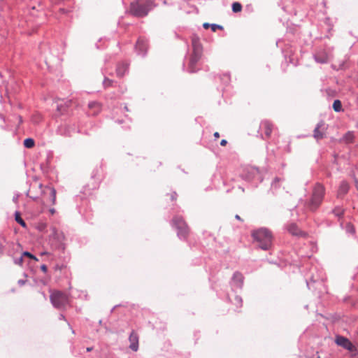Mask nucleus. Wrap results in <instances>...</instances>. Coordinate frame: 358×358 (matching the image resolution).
Listing matches in <instances>:
<instances>
[{"instance_id":"obj_32","label":"nucleus","mask_w":358,"mask_h":358,"mask_svg":"<svg viewBox=\"0 0 358 358\" xmlns=\"http://www.w3.org/2000/svg\"><path fill=\"white\" fill-rule=\"evenodd\" d=\"M210 25H211V24H208V23H207V22H205V23H203V28H204V29H208L209 27H210Z\"/></svg>"},{"instance_id":"obj_4","label":"nucleus","mask_w":358,"mask_h":358,"mask_svg":"<svg viewBox=\"0 0 358 358\" xmlns=\"http://www.w3.org/2000/svg\"><path fill=\"white\" fill-rule=\"evenodd\" d=\"M152 8V3L149 0H137L130 5V13L136 17H144Z\"/></svg>"},{"instance_id":"obj_19","label":"nucleus","mask_w":358,"mask_h":358,"mask_svg":"<svg viewBox=\"0 0 358 358\" xmlns=\"http://www.w3.org/2000/svg\"><path fill=\"white\" fill-rule=\"evenodd\" d=\"M71 102L72 101L71 100H69L68 101H66L64 105L63 106L62 104H59V105H57V110L60 113V114H62L67 108H69V106H71Z\"/></svg>"},{"instance_id":"obj_46","label":"nucleus","mask_w":358,"mask_h":358,"mask_svg":"<svg viewBox=\"0 0 358 358\" xmlns=\"http://www.w3.org/2000/svg\"><path fill=\"white\" fill-rule=\"evenodd\" d=\"M357 127H358V122H357Z\"/></svg>"},{"instance_id":"obj_8","label":"nucleus","mask_w":358,"mask_h":358,"mask_svg":"<svg viewBox=\"0 0 358 358\" xmlns=\"http://www.w3.org/2000/svg\"><path fill=\"white\" fill-rule=\"evenodd\" d=\"M335 343L350 352H355L356 350V348L352 343L344 336H337L335 339Z\"/></svg>"},{"instance_id":"obj_21","label":"nucleus","mask_w":358,"mask_h":358,"mask_svg":"<svg viewBox=\"0 0 358 358\" xmlns=\"http://www.w3.org/2000/svg\"><path fill=\"white\" fill-rule=\"evenodd\" d=\"M45 189L50 190V194L51 196V203L52 205L55 204L56 202V190L53 187H46Z\"/></svg>"},{"instance_id":"obj_33","label":"nucleus","mask_w":358,"mask_h":358,"mask_svg":"<svg viewBox=\"0 0 358 358\" xmlns=\"http://www.w3.org/2000/svg\"><path fill=\"white\" fill-rule=\"evenodd\" d=\"M227 140H225V139H222V140L220 141V145H221L222 146H225V145H227Z\"/></svg>"},{"instance_id":"obj_31","label":"nucleus","mask_w":358,"mask_h":358,"mask_svg":"<svg viewBox=\"0 0 358 358\" xmlns=\"http://www.w3.org/2000/svg\"><path fill=\"white\" fill-rule=\"evenodd\" d=\"M23 256L28 257H29V258H31V259H34V260H36V261H37V260H38V259H37V258H36L35 256H34L33 255H31V254L30 252H23Z\"/></svg>"},{"instance_id":"obj_9","label":"nucleus","mask_w":358,"mask_h":358,"mask_svg":"<svg viewBox=\"0 0 358 358\" xmlns=\"http://www.w3.org/2000/svg\"><path fill=\"white\" fill-rule=\"evenodd\" d=\"M273 124L268 120H264L259 125V131L262 138H268L273 130Z\"/></svg>"},{"instance_id":"obj_38","label":"nucleus","mask_w":358,"mask_h":358,"mask_svg":"<svg viewBox=\"0 0 358 358\" xmlns=\"http://www.w3.org/2000/svg\"><path fill=\"white\" fill-rule=\"evenodd\" d=\"M50 212L52 215H54L55 213V208H51L50 210Z\"/></svg>"},{"instance_id":"obj_10","label":"nucleus","mask_w":358,"mask_h":358,"mask_svg":"<svg viewBox=\"0 0 358 358\" xmlns=\"http://www.w3.org/2000/svg\"><path fill=\"white\" fill-rule=\"evenodd\" d=\"M327 130V126L324 121H320L316 125L313 131V136L315 139H322L325 136V131Z\"/></svg>"},{"instance_id":"obj_2","label":"nucleus","mask_w":358,"mask_h":358,"mask_svg":"<svg viewBox=\"0 0 358 358\" xmlns=\"http://www.w3.org/2000/svg\"><path fill=\"white\" fill-rule=\"evenodd\" d=\"M192 45L193 52L189 58L188 71L189 73H196L199 71L197 65L203 52V47L200 42V38L196 34L192 36Z\"/></svg>"},{"instance_id":"obj_16","label":"nucleus","mask_w":358,"mask_h":358,"mask_svg":"<svg viewBox=\"0 0 358 358\" xmlns=\"http://www.w3.org/2000/svg\"><path fill=\"white\" fill-rule=\"evenodd\" d=\"M127 69L128 65L127 64L122 63L118 64L116 70L117 76L122 77L124 75L125 72L127 71Z\"/></svg>"},{"instance_id":"obj_3","label":"nucleus","mask_w":358,"mask_h":358,"mask_svg":"<svg viewBox=\"0 0 358 358\" xmlns=\"http://www.w3.org/2000/svg\"><path fill=\"white\" fill-rule=\"evenodd\" d=\"M324 194V186L320 182H317L313 188L312 196L310 201L306 203V208L311 211L317 210L322 202Z\"/></svg>"},{"instance_id":"obj_15","label":"nucleus","mask_w":358,"mask_h":358,"mask_svg":"<svg viewBox=\"0 0 358 358\" xmlns=\"http://www.w3.org/2000/svg\"><path fill=\"white\" fill-rule=\"evenodd\" d=\"M349 190V185L345 181L341 182L338 191V197L343 196Z\"/></svg>"},{"instance_id":"obj_41","label":"nucleus","mask_w":358,"mask_h":358,"mask_svg":"<svg viewBox=\"0 0 358 358\" xmlns=\"http://www.w3.org/2000/svg\"><path fill=\"white\" fill-rule=\"evenodd\" d=\"M92 348H87V352H90V351H92Z\"/></svg>"},{"instance_id":"obj_30","label":"nucleus","mask_w":358,"mask_h":358,"mask_svg":"<svg viewBox=\"0 0 358 358\" xmlns=\"http://www.w3.org/2000/svg\"><path fill=\"white\" fill-rule=\"evenodd\" d=\"M210 28H211L212 31H214V32L216 31L217 29H223L222 26L217 25V24H211L210 25Z\"/></svg>"},{"instance_id":"obj_27","label":"nucleus","mask_w":358,"mask_h":358,"mask_svg":"<svg viewBox=\"0 0 358 358\" xmlns=\"http://www.w3.org/2000/svg\"><path fill=\"white\" fill-rule=\"evenodd\" d=\"M242 10V6L240 3L238 2H234L233 4H232V10L234 12V13H238V12H241Z\"/></svg>"},{"instance_id":"obj_45","label":"nucleus","mask_w":358,"mask_h":358,"mask_svg":"<svg viewBox=\"0 0 358 358\" xmlns=\"http://www.w3.org/2000/svg\"><path fill=\"white\" fill-rule=\"evenodd\" d=\"M2 240L3 241V242H5V241H6V239H5V238H4V237H3V238H2Z\"/></svg>"},{"instance_id":"obj_35","label":"nucleus","mask_w":358,"mask_h":358,"mask_svg":"<svg viewBox=\"0 0 358 358\" xmlns=\"http://www.w3.org/2000/svg\"><path fill=\"white\" fill-rule=\"evenodd\" d=\"M41 270H42L43 272H46V271H47V269H48V268H47V266H46L45 265H44V264H43V265H42V266H41Z\"/></svg>"},{"instance_id":"obj_42","label":"nucleus","mask_w":358,"mask_h":358,"mask_svg":"<svg viewBox=\"0 0 358 358\" xmlns=\"http://www.w3.org/2000/svg\"><path fill=\"white\" fill-rule=\"evenodd\" d=\"M236 299L242 304V300L236 297Z\"/></svg>"},{"instance_id":"obj_25","label":"nucleus","mask_w":358,"mask_h":358,"mask_svg":"<svg viewBox=\"0 0 358 358\" xmlns=\"http://www.w3.org/2000/svg\"><path fill=\"white\" fill-rule=\"evenodd\" d=\"M24 145L27 148H33L34 146V139L30 138H26L24 141Z\"/></svg>"},{"instance_id":"obj_47","label":"nucleus","mask_w":358,"mask_h":358,"mask_svg":"<svg viewBox=\"0 0 358 358\" xmlns=\"http://www.w3.org/2000/svg\"><path fill=\"white\" fill-rule=\"evenodd\" d=\"M317 358H320V357H318Z\"/></svg>"},{"instance_id":"obj_11","label":"nucleus","mask_w":358,"mask_h":358,"mask_svg":"<svg viewBox=\"0 0 358 358\" xmlns=\"http://www.w3.org/2000/svg\"><path fill=\"white\" fill-rule=\"evenodd\" d=\"M129 341L130 342L129 348L136 352L138 349V336L136 332L132 331L129 337Z\"/></svg>"},{"instance_id":"obj_36","label":"nucleus","mask_w":358,"mask_h":358,"mask_svg":"<svg viewBox=\"0 0 358 358\" xmlns=\"http://www.w3.org/2000/svg\"><path fill=\"white\" fill-rule=\"evenodd\" d=\"M3 248H4V246H3V243L0 242V254L2 253Z\"/></svg>"},{"instance_id":"obj_14","label":"nucleus","mask_w":358,"mask_h":358,"mask_svg":"<svg viewBox=\"0 0 358 358\" xmlns=\"http://www.w3.org/2000/svg\"><path fill=\"white\" fill-rule=\"evenodd\" d=\"M233 283L235 286L242 288L244 283V277L240 273H235L233 276Z\"/></svg>"},{"instance_id":"obj_29","label":"nucleus","mask_w":358,"mask_h":358,"mask_svg":"<svg viewBox=\"0 0 358 358\" xmlns=\"http://www.w3.org/2000/svg\"><path fill=\"white\" fill-rule=\"evenodd\" d=\"M113 80L108 78H105L103 80V85L105 87H108L112 85Z\"/></svg>"},{"instance_id":"obj_24","label":"nucleus","mask_w":358,"mask_h":358,"mask_svg":"<svg viewBox=\"0 0 358 358\" xmlns=\"http://www.w3.org/2000/svg\"><path fill=\"white\" fill-rule=\"evenodd\" d=\"M353 139H354V134L352 132H350V131L345 134V136H343V140L347 143H350L352 142Z\"/></svg>"},{"instance_id":"obj_12","label":"nucleus","mask_w":358,"mask_h":358,"mask_svg":"<svg viewBox=\"0 0 358 358\" xmlns=\"http://www.w3.org/2000/svg\"><path fill=\"white\" fill-rule=\"evenodd\" d=\"M314 59L316 62L320 64H326L329 62V56L324 51L317 52L314 55Z\"/></svg>"},{"instance_id":"obj_17","label":"nucleus","mask_w":358,"mask_h":358,"mask_svg":"<svg viewBox=\"0 0 358 358\" xmlns=\"http://www.w3.org/2000/svg\"><path fill=\"white\" fill-rule=\"evenodd\" d=\"M288 231L294 236H300L301 235L302 232L301 230L298 228L297 225L292 223L288 226Z\"/></svg>"},{"instance_id":"obj_13","label":"nucleus","mask_w":358,"mask_h":358,"mask_svg":"<svg viewBox=\"0 0 358 358\" xmlns=\"http://www.w3.org/2000/svg\"><path fill=\"white\" fill-rule=\"evenodd\" d=\"M88 108L91 115H96L101 110V105L96 101L89 103Z\"/></svg>"},{"instance_id":"obj_7","label":"nucleus","mask_w":358,"mask_h":358,"mask_svg":"<svg viewBox=\"0 0 358 358\" xmlns=\"http://www.w3.org/2000/svg\"><path fill=\"white\" fill-rule=\"evenodd\" d=\"M252 181L253 185H257L263 180V171L254 166H248V182Z\"/></svg>"},{"instance_id":"obj_23","label":"nucleus","mask_w":358,"mask_h":358,"mask_svg":"<svg viewBox=\"0 0 358 358\" xmlns=\"http://www.w3.org/2000/svg\"><path fill=\"white\" fill-rule=\"evenodd\" d=\"M332 213L334 214L335 216H336L338 217H341L344 213V210L339 206H336L332 210Z\"/></svg>"},{"instance_id":"obj_34","label":"nucleus","mask_w":358,"mask_h":358,"mask_svg":"<svg viewBox=\"0 0 358 358\" xmlns=\"http://www.w3.org/2000/svg\"><path fill=\"white\" fill-rule=\"evenodd\" d=\"M280 180V179L278 178H275L273 180V182H272L271 184V186L273 187V186H275V184L277 182H278Z\"/></svg>"},{"instance_id":"obj_26","label":"nucleus","mask_w":358,"mask_h":358,"mask_svg":"<svg viewBox=\"0 0 358 358\" xmlns=\"http://www.w3.org/2000/svg\"><path fill=\"white\" fill-rule=\"evenodd\" d=\"M345 231L347 233H348L350 234H354L355 233V227L351 223L346 224Z\"/></svg>"},{"instance_id":"obj_39","label":"nucleus","mask_w":358,"mask_h":358,"mask_svg":"<svg viewBox=\"0 0 358 358\" xmlns=\"http://www.w3.org/2000/svg\"><path fill=\"white\" fill-rule=\"evenodd\" d=\"M355 185L357 189H358V180L357 178L355 179Z\"/></svg>"},{"instance_id":"obj_28","label":"nucleus","mask_w":358,"mask_h":358,"mask_svg":"<svg viewBox=\"0 0 358 358\" xmlns=\"http://www.w3.org/2000/svg\"><path fill=\"white\" fill-rule=\"evenodd\" d=\"M169 199L172 201H176L177 198V194L175 192H171L166 195Z\"/></svg>"},{"instance_id":"obj_20","label":"nucleus","mask_w":358,"mask_h":358,"mask_svg":"<svg viewBox=\"0 0 358 358\" xmlns=\"http://www.w3.org/2000/svg\"><path fill=\"white\" fill-rule=\"evenodd\" d=\"M332 107L335 112L338 113L343 110L342 103L338 99H336L334 101Z\"/></svg>"},{"instance_id":"obj_18","label":"nucleus","mask_w":358,"mask_h":358,"mask_svg":"<svg viewBox=\"0 0 358 358\" xmlns=\"http://www.w3.org/2000/svg\"><path fill=\"white\" fill-rule=\"evenodd\" d=\"M136 48L142 52H145L147 50V44L146 42L141 38H139L136 45Z\"/></svg>"},{"instance_id":"obj_37","label":"nucleus","mask_w":358,"mask_h":358,"mask_svg":"<svg viewBox=\"0 0 358 358\" xmlns=\"http://www.w3.org/2000/svg\"><path fill=\"white\" fill-rule=\"evenodd\" d=\"M213 136H214L215 138H216V139L220 138V134L217 131L215 132Z\"/></svg>"},{"instance_id":"obj_6","label":"nucleus","mask_w":358,"mask_h":358,"mask_svg":"<svg viewBox=\"0 0 358 358\" xmlns=\"http://www.w3.org/2000/svg\"><path fill=\"white\" fill-rule=\"evenodd\" d=\"M173 224L178 230V234L183 238H186L189 232V229L184 220L179 216H176L173 219Z\"/></svg>"},{"instance_id":"obj_40","label":"nucleus","mask_w":358,"mask_h":358,"mask_svg":"<svg viewBox=\"0 0 358 358\" xmlns=\"http://www.w3.org/2000/svg\"><path fill=\"white\" fill-rule=\"evenodd\" d=\"M20 285H24V282L23 280H19L18 282Z\"/></svg>"},{"instance_id":"obj_22","label":"nucleus","mask_w":358,"mask_h":358,"mask_svg":"<svg viewBox=\"0 0 358 358\" xmlns=\"http://www.w3.org/2000/svg\"><path fill=\"white\" fill-rule=\"evenodd\" d=\"M15 221L20 224L22 227H26V223L21 217L20 213L19 212H15Z\"/></svg>"},{"instance_id":"obj_43","label":"nucleus","mask_w":358,"mask_h":358,"mask_svg":"<svg viewBox=\"0 0 358 358\" xmlns=\"http://www.w3.org/2000/svg\"><path fill=\"white\" fill-rule=\"evenodd\" d=\"M356 103H357V105L358 106V93H357V96Z\"/></svg>"},{"instance_id":"obj_44","label":"nucleus","mask_w":358,"mask_h":358,"mask_svg":"<svg viewBox=\"0 0 358 358\" xmlns=\"http://www.w3.org/2000/svg\"><path fill=\"white\" fill-rule=\"evenodd\" d=\"M236 219H238V220H241L240 217H239L238 215H236Z\"/></svg>"},{"instance_id":"obj_5","label":"nucleus","mask_w":358,"mask_h":358,"mask_svg":"<svg viewBox=\"0 0 358 358\" xmlns=\"http://www.w3.org/2000/svg\"><path fill=\"white\" fill-rule=\"evenodd\" d=\"M50 299L52 305L59 309L64 308L69 302L66 294L58 290L51 292Z\"/></svg>"},{"instance_id":"obj_1","label":"nucleus","mask_w":358,"mask_h":358,"mask_svg":"<svg viewBox=\"0 0 358 358\" xmlns=\"http://www.w3.org/2000/svg\"><path fill=\"white\" fill-rule=\"evenodd\" d=\"M256 245L263 250H269L273 245V236L271 231L265 227L253 230L251 233Z\"/></svg>"}]
</instances>
